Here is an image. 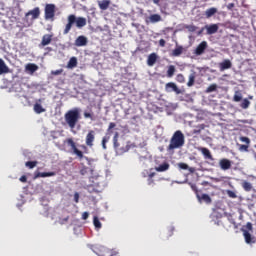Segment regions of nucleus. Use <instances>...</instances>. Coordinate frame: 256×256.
<instances>
[{"instance_id":"f257e3e1","label":"nucleus","mask_w":256,"mask_h":256,"mask_svg":"<svg viewBox=\"0 0 256 256\" xmlns=\"http://www.w3.org/2000/svg\"><path fill=\"white\" fill-rule=\"evenodd\" d=\"M95 135L96 133L94 132V130H89L86 138H85V144L81 145V149H83V151L79 150L77 148V144L75 143V141H73V138H67L64 143H67L68 147H71L72 153L78 157V159H86L88 160L89 158L86 157L83 153H89V148L91 149L93 147V143H95ZM89 147V148H87Z\"/></svg>"},{"instance_id":"f03ea898","label":"nucleus","mask_w":256,"mask_h":256,"mask_svg":"<svg viewBox=\"0 0 256 256\" xmlns=\"http://www.w3.org/2000/svg\"><path fill=\"white\" fill-rule=\"evenodd\" d=\"M185 145V135L181 130L174 132L170 139V144L167 147V151H175V149H181Z\"/></svg>"},{"instance_id":"7ed1b4c3","label":"nucleus","mask_w":256,"mask_h":256,"mask_svg":"<svg viewBox=\"0 0 256 256\" xmlns=\"http://www.w3.org/2000/svg\"><path fill=\"white\" fill-rule=\"evenodd\" d=\"M241 231L247 245H253L256 243L255 237L251 234L253 233V224L251 222L246 223V225L241 228Z\"/></svg>"},{"instance_id":"20e7f679","label":"nucleus","mask_w":256,"mask_h":256,"mask_svg":"<svg viewBox=\"0 0 256 256\" xmlns=\"http://www.w3.org/2000/svg\"><path fill=\"white\" fill-rule=\"evenodd\" d=\"M79 109L75 108L73 110H69L65 114V121L67 125L70 127V129H75V125L79 122Z\"/></svg>"},{"instance_id":"39448f33","label":"nucleus","mask_w":256,"mask_h":256,"mask_svg":"<svg viewBox=\"0 0 256 256\" xmlns=\"http://www.w3.org/2000/svg\"><path fill=\"white\" fill-rule=\"evenodd\" d=\"M233 101H234V103H239L240 101H242L240 103L241 109H249V107L251 105V101H249V99H247V98L243 99V94H241L239 91H236L234 93Z\"/></svg>"},{"instance_id":"423d86ee","label":"nucleus","mask_w":256,"mask_h":256,"mask_svg":"<svg viewBox=\"0 0 256 256\" xmlns=\"http://www.w3.org/2000/svg\"><path fill=\"white\" fill-rule=\"evenodd\" d=\"M55 4H46L44 8V17L46 21H55Z\"/></svg>"},{"instance_id":"0eeeda50","label":"nucleus","mask_w":256,"mask_h":256,"mask_svg":"<svg viewBox=\"0 0 256 256\" xmlns=\"http://www.w3.org/2000/svg\"><path fill=\"white\" fill-rule=\"evenodd\" d=\"M113 144L116 149H119V151H121V153H127V151H129V149H131V147H133V144L128 142L124 148L123 147L120 148L119 132H115L114 137H113Z\"/></svg>"},{"instance_id":"6e6552de","label":"nucleus","mask_w":256,"mask_h":256,"mask_svg":"<svg viewBox=\"0 0 256 256\" xmlns=\"http://www.w3.org/2000/svg\"><path fill=\"white\" fill-rule=\"evenodd\" d=\"M117 127V124L115 122H111L108 126L106 135L102 138V147L103 149H107V143H109V139H111V133H113V129Z\"/></svg>"},{"instance_id":"1a4fd4ad","label":"nucleus","mask_w":256,"mask_h":256,"mask_svg":"<svg viewBox=\"0 0 256 256\" xmlns=\"http://www.w3.org/2000/svg\"><path fill=\"white\" fill-rule=\"evenodd\" d=\"M67 24L63 30V35H69L71 29H73V25L75 24V14H70L67 17Z\"/></svg>"},{"instance_id":"9d476101","label":"nucleus","mask_w":256,"mask_h":256,"mask_svg":"<svg viewBox=\"0 0 256 256\" xmlns=\"http://www.w3.org/2000/svg\"><path fill=\"white\" fill-rule=\"evenodd\" d=\"M165 89L167 93H176V95H181L183 93L179 87H177V84L175 82H169L165 85Z\"/></svg>"},{"instance_id":"9b49d317","label":"nucleus","mask_w":256,"mask_h":256,"mask_svg":"<svg viewBox=\"0 0 256 256\" xmlns=\"http://www.w3.org/2000/svg\"><path fill=\"white\" fill-rule=\"evenodd\" d=\"M196 197L199 203H206V205H211V203H213L211 196H209L208 194H201L199 193V191H196Z\"/></svg>"},{"instance_id":"f8f14e48","label":"nucleus","mask_w":256,"mask_h":256,"mask_svg":"<svg viewBox=\"0 0 256 256\" xmlns=\"http://www.w3.org/2000/svg\"><path fill=\"white\" fill-rule=\"evenodd\" d=\"M218 67L219 71L221 72L227 71V69H231V67H233V63L231 62V60L225 59L218 64Z\"/></svg>"},{"instance_id":"ddd939ff","label":"nucleus","mask_w":256,"mask_h":256,"mask_svg":"<svg viewBox=\"0 0 256 256\" xmlns=\"http://www.w3.org/2000/svg\"><path fill=\"white\" fill-rule=\"evenodd\" d=\"M208 44L207 41H202L194 50L195 55H203L207 50Z\"/></svg>"},{"instance_id":"4468645a","label":"nucleus","mask_w":256,"mask_h":256,"mask_svg":"<svg viewBox=\"0 0 256 256\" xmlns=\"http://www.w3.org/2000/svg\"><path fill=\"white\" fill-rule=\"evenodd\" d=\"M51 41H53V34H45L42 37L39 47H47V45H51Z\"/></svg>"},{"instance_id":"2eb2a0df","label":"nucleus","mask_w":256,"mask_h":256,"mask_svg":"<svg viewBox=\"0 0 256 256\" xmlns=\"http://www.w3.org/2000/svg\"><path fill=\"white\" fill-rule=\"evenodd\" d=\"M231 164H232L231 160L227 158H223L219 161V165L222 171H229V169H231Z\"/></svg>"},{"instance_id":"dca6fc26","label":"nucleus","mask_w":256,"mask_h":256,"mask_svg":"<svg viewBox=\"0 0 256 256\" xmlns=\"http://www.w3.org/2000/svg\"><path fill=\"white\" fill-rule=\"evenodd\" d=\"M74 24H76V27L78 29H83V27H85V25H87V18L75 16Z\"/></svg>"},{"instance_id":"f3484780","label":"nucleus","mask_w":256,"mask_h":256,"mask_svg":"<svg viewBox=\"0 0 256 256\" xmlns=\"http://www.w3.org/2000/svg\"><path fill=\"white\" fill-rule=\"evenodd\" d=\"M205 29L207 31V35H215V33L219 31V24L206 25Z\"/></svg>"},{"instance_id":"a211bd4d","label":"nucleus","mask_w":256,"mask_h":256,"mask_svg":"<svg viewBox=\"0 0 256 256\" xmlns=\"http://www.w3.org/2000/svg\"><path fill=\"white\" fill-rule=\"evenodd\" d=\"M87 37L85 36H78L74 42L76 47H85L87 45Z\"/></svg>"},{"instance_id":"6ab92c4d","label":"nucleus","mask_w":256,"mask_h":256,"mask_svg":"<svg viewBox=\"0 0 256 256\" xmlns=\"http://www.w3.org/2000/svg\"><path fill=\"white\" fill-rule=\"evenodd\" d=\"M157 59H159V56H157L156 53H151L147 59L148 67H153V65H155V63H157Z\"/></svg>"},{"instance_id":"aec40b11","label":"nucleus","mask_w":256,"mask_h":256,"mask_svg":"<svg viewBox=\"0 0 256 256\" xmlns=\"http://www.w3.org/2000/svg\"><path fill=\"white\" fill-rule=\"evenodd\" d=\"M32 16V19H39V15H41V10L39 7L34 8L26 13V17Z\"/></svg>"},{"instance_id":"412c9836","label":"nucleus","mask_w":256,"mask_h":256,"mask_svg":"<svg viewBox=\"0 0 256 256\" xmlns=\"http://www.w3.org/2000/svg\"><path fill=\"white\" fill-rule=\"evenodd\" d=\"M198 150L202 153L205 159H210V161H213V155H211V151L208 148H198Z\"/></svg>"},{"instance_id":"4be33fe9","label":"nucleus","mask_w":256,"mask_h":256,"mask_svg":"<svg viewBox=\"0 0 256 256\" xmlns=\"http://www.w3.org/2000/svg\"><path fill=\"white\" fill-rule=\"evenodd\" d=\"M109 5H111V0L98 1V6L101 11H107V9H109Z\"/></svg>"},{"instance_id":"5701e85b","label":"nucleus","mask_w":256,"mask_h":256,"mask_svg":"<svg viewBox=\"0 0 256 256\" xmlns=\"http://www.w3.org/2000/svg\"><path fill=\"white\" fill-rule=\"evenodd\" d=\"M55 175V172H36L34 178L39 179V177H55Z\"/></svg>"},{"instance_id":"b1692460","label":"nucleus","mask_w":256,"mask_h":256,"mask_svg":"<svg viewBox=\"0 0 256 256\" xmlns=\"http://www.w3.org/2000/svg\"><path fill=\"white\" fill-rule=\"evenodd\" d=\"M5 73H9V66L0 58V75H4Z\"/></svg>"},{"instance_id":"393cba45","label":"nucleus","mask_w":256,"mask_h":256,"mask_svg":"<svg viewBox=\"0 0 256 256\" xmlns=\"http://www.w3.org/2000/svg\"><path fill=\"white\" fill-rule=\"evenodd\" d=\"M217 13V8L212 7L209 8L205 11V17L206 19H211V17H213V15H215Z\"/></svg>"},{"instance_id":"a878e982","label":"nucleus","mask_w":256,"mask_h":256,"mask_svg":"<svg viewBox=\"0 0 256 256\" xmlns=\"http://www.w3.org/2000/svg\"><path fill=\"white\" fill-rule=\"evenodd\" d=\"M77 67V57H71L67 63V69H75Z\"/></svg>"},{"instance_id":"bb28decb","label":"nucleus","mask_w":256,"mask_h":256,"mask_svg":"<svg viewBox=\"0 0 256 256\" xmlns=\"http://www.w3.org/2000/svg\"><path fill=\"white\" fill-rule=\"evenodd\" d=\"M26 71H29V73H35V71L39 70V66L37 64L29 63L25 67Z\"/></svg>"},{"instance_id":"cd10ccee","label":"nucleus","mask_w":256,"mask_h":256,"mask_svg":"<svg viewBox=\"0 0 256 256\" xmlns=\"http://www.w3.org/2000/svg\"><path fill=\"white\" fill-rule=\"evenodd\" d=\"M169 167V163L165 162L156 167V171H158V173H163L164 171H168Z\"/></svg>"},{"instance_id":"c85d7f7f","label":"nucleus","mask_w":256,"mask_h":256,"mask_svg":"<svg viewBox=\"0 0 256 256\" xmlns=\"http://www.w3.org/2000/svg\"><path fill=\"white\" fill-rule=\"evenodd\" d=\"M183 54V46H176L172 51V57H179Z\"/></svg>"},{"instance_id":"c756f323","label":"nucleus","mask_w":256,"mask_h":256,"mask_svg":"<svg viewBox=\"0 0 256 256\" xmlns=\"http://www.w3.org/2000/svg\"><path fill=\"white\" fill-rule=\"evenodd\" d=\"M34 111L37 115H41V113H45V108L39 103L34 104Z\"/></svg>"},{"instance_id":"7c9ffc66","label":"nucleus","mask_w":256,"mask_h":256,"mask_svg":"<svg viewBox=\"0 0 256 256\" xmlns=\"http://www.w3.org/2000/svg\"><path fill=\"white\" fill-rule=\"evenodd\" d=\"M241 185H242V188L244 189V191L249 192L253 189V184H251V182L243 181L241 183Z\"/></svg>"},{"instance_id":"2f4dec72","label":"nucleus","mask_w":256,"mask_h":256,"mask_svg":"<svg viewBox=\"0 0 256 256\" xmlns=\"http://www.w3.org/2000/svg\"><path fill=\"white\" fill-rule=\"evenodd\" d=\"M93 225L95 227V229L99 230L103 227V225L101 224V221L99 220V217L94 216L93 217Z\"/></svg>"},{"instance_id":"473e14b6","label":"nucleus","mask_w":256,"mask_h":256,"mask_svg":"<svg viewBox=\"0 0 256 256\" xmlns=\"http://www.w3.org/2000/svg\"><path fill=\"white\" fill-rule=\"evenodd\" d=\"M195 85V72L189 75V80L187 82V87H193Z\"/></svg>"},{"instance_id":"72a5a7b5","label":"nucleus","mask_w":256,"mask_h":256,"mask_svg":"<svg viewBox=\"0 0 256 256\" xmlns=\"http://www.w3.org/2000/svg\"><path fill=\"white\" fill-rule=\"evenodd\" d=\"M175 71H176L175 66L170 65V66L168 67V70H167V73H166L167 77H168V78L173 77V75H175Z\"/></svg>"},{"instance_id":"f704fd0d","label":"nucleus","mask_w":256,"mask_h":256,"mask_svg":"<svg viewBox=\"0 0 256 256\" xmlns=\"http://www.w3.org/2000/svg\"><path fill=\"white\" fill-rule=\"evenodd\" d=\"M150 21H151V23H159V21H161V15H159V14H152L150 16Z\"/></svg>"},{"instance_id":"c9c22d12","label":"nucleus","mask_w":256,"mask_h":256,"mask_svg":"<svg viewBox=\"0 0 256 256\" xmlns=\"http://www.w3.org/2000/svg\"><path fill=\"white\" fill-rule=\"evenodd\" d=\"M203 129H205V124H199L194 128L193 133L199 135V133H201Z\"/></svg>"},{"instance_id":"e433bc0d","label":"nucleus","mask_w":256,"mask_h":256,"mask_svg":"<svg viewBox=\"0 0 256 256\" xmlns=\"http://www.w3.org/2000/svg\"><path fill=\"white\" fill-rule=\"evenodd\" d=\"M25 166L28 167V169H35V167H37V161H28L25 163Z\"/></svg>"},{"instance_id":"4c0bfd02","label":"nucleus","mask_w":256,"mask_h":256,"mask_svg":"<svg viewBox=\"0 0 256 256\" xmlns=\"http://www.w3.org/2000/svg\"><path fill=\"white\" fill-rule=\"evenodd\" d=\"M185 29H187L190 33H195L197 31V26L191 24V25H186Z\"/></svg>"},{"instance_id":"58836bf2","label":"nucleus","mask_w":256,"mask_h":256,"mask_svg":"<svg viewBox=\"0 0 256 256\" xmlns=\"http://www.w3.org/2000/svg\"><path fill=\"white\" fill-rule=\"evenodd\" d=\"M214 91H217V84H211V85L206 89V93H213Z\"/></svg>"},{"instance_id":"ea45409f","label":"nucleus","mask_w":256,"mask_h":256,"mask_svg":"<svg viewBox=\"0 0 256 256\" xmlns=\"http://www.w3.org/2000/svg\"><path fill=\"white\" fill-rule=\"evenodd\" d=\"M239 151L247 153L249 151V145H247V144H240L239 145Z\"/></svg>"},{"instance_id":"a19ab883","label":"nucleus","mask_w":256,"mask_h":256,"mask_svg":"<svg viewBox=\"0 0 256 256\" xmlns=\"http://www.w3.org/2000/svg\"><path fill=\"white\" fill-rule=\"evenodd\" d=\"M226 194L230 199H237V194L233 190H226Z\"/></svg>"},{"instance_id":"79ce46f5","label":"nucleus","mask_w":256,"mask_h":256,"mask_svg":"<svg viewBox=\"0 0 256 256\" xmlns=\"http://www.w3.org/2000/svg\"><path fill=\"white\" fill-rule=\"evenodd\" d=\"M240 141L246 143V145H251V139H249V137L241 136Z\"/></svg>"},{"instance_id":"37998d69","label":"nucleus","mask_w":256,"mask_h":256,"mask_svg":"<svg viewBox=\"0 0 256 256\" xmlns=\"http://www.w3.org/2000/svg\"><path fill=\"white\" fill-rule=\"evenodd\" d=\"M176 81H177L178 83H185V76H184L183 74H178V75L176 76Z\"/></svg>"},{"instance_id":"c03bdc74","label":"nucleus","mask_w":256,"mask_h":256,"mask_svg":"<svg viewBox=\"0 0 256 256\" xmlns=\"http://www.w3.org/2000/svg\"><path fill=\"white\" fill-rule=\"evenodd\" d=\"M177 165H178V168L182 169L183 171H187V169H189V165H187V164H185L183 162L178 163Z\"/></svg>"},{"instance_id":"a18cd8bd","label":"nucleus","mask_w":256,"mask_h":256,"mask_svg":"<svg viewBox=\"0 0 256 256\" xmlns=\"http://www.w3.org/2000/svg\"><path fill=\"white\" fill-rule=\"evenodd\" d=\"M87 173H89V168L87 166H83L80 169V175L85 176V175H87Z\"/></svg>"},{"instance_id":"49530a36","label":"nucleus","mask_w":256,"mask_h":256,"mask_svg":"<svg viewBox=\"0 0 256 256\" xmlns=\"http://www.w3.org/2000/svg\"><path fill=\"white\" fill-rule=\"evenodd\" d=\"M85 119H91V121H94L95 118H93V114L89 112H84Z\"/></svg>"},{"instance_id":"de8ad7c7","label":"nucleus","mask_w":256,"mask_h":256,"mask_svg":"<svg viewBox=\"0 0 256 256\" xmlns=\"http://www.w3.org/2000/svg\"><path fill=\"white\" fill-rule=\"evenodd\" d=\"M61 73H63V69L51 71V75H61Z\"/></svg>"},{"instance_id":"09e8293b","label":"nucleus","mask_w":256,"mask_h":256,"mask_svg":"<svg viewBox=\"0 0 256 256\" xmlns=\"http://www.w3.org/2000/svg\"><path fill=\"white\" fill-rule=\"evenodd\" d=\"M153 175L154 174H150L149 178H148V185H153V183H155V181L153 180Z\"/></svg>"},{"instance_id":"8fccbe9b","label":"nucleus","mask_w":256,"mask_h":256,"mask_svg":"<svg viewBox=\"0 0 256 256\" xmlns=\"http://www.w3.org/2000/svg\"><path fill=\"white\" fill-rule=\"evenodd\" d=\"M225 223H227V220L226 219H221L217 222V225H222L223 227H227V226H225Z\"/></svg>"},{"instance_id":"3c124183","label":"nucleus","mask_w":256,"mask_h":256,"mask_svg":"<svg viewBox=\"0 0 256 256\" xmlns=\"http://www.w3.org/2000/svg\"><path fill=\"white\" fill-rule=\"evenodd\" d=\"M82 219H83L84 221H87V219H89V212H83V214H82Z\"/></svg>"},{"instance_id":"603ef678","label":"nucleus","mask_w":256,"mask_h":256,"mask_svg":"<svg viewBox=\"0 0 256 256\" xmlns=\"http://www.w3.org/2000/svg\"><path fill=\"white\" fill-rule=\"evenodd\" d=\"M235 7V3H229L228 5H227V10L228 11H233V8Z\"/></svg>"},{"instance_id":"864d4df0","label":"nucleus","mask_w":256,"mask_h":256,"mask_svg":"<svg viewBox=\"0 0 256 256\" xmlns=\"http://www.w3.org/2000/svg\"><path fill=\"white\" fill-rule=\"evenodd\" d=\"M19 181H21V183H27V176L23 175L19 178Z\"/></svg>"},{"instance_id":"5fc2aeb1","label":"nucleus","mask_w":256,"mask_h":256,"mask_svg":"<svg viewBox=\"0 0 256 256\" xmlns=\"http://www.w3.org/2000/svg\"><path fill=\"white\" fill-rule=\"evenodd\" d=\"M166 41H165V39H160L159 40V45L161 46V47H165V45H166Z\"/></svg>"},{"instance_id":"6e6d98bb","label":"nucleus","mask_w":256,"mask_h":256,"mask_svg":"<svg viewBox=\"0 0 256 256\" xmlns=\"http://www.w3.org/2000/svg\"><path fill=\"white\" fill-rule=\"evenodd\" d=\"M74 201H75V203H79V193H75L74 194Z\"/></svg>"},{"instance_id":"4d7b16f0","label":"nucleus","mask_w":256,"mask_h":256,"mask_svg":"<svg viewBox=\"0 0 256 256\" xmlns=\"http://www.w3.org/2000/svg\"><path fill=\"white\" fill-rule=\"evenodd\" d=\"M173 231H175V228H173V227H168V233H173Z\"/></svg>"},{"instance_id":"13d9d810","label":"nucleus","mask_w":256,"mask_h":256,"mask_svg":"<svg viewBox=\"0 0 256 256\" xmlns=\"http://www.w3.org/2000/svg\"><path fill=\"white\" fill-rule=\"evenodd\" d=\"M67 221H69V217L62 219V223H67Z\"/></svg>"},{"instance_id":"bf43d9fd","label":"nucleus","mask_w":256,"mask_h":256,"mask_svg":"<svg viewBox=\"0 0 256 256\" xmlns=\"http://www.w3.org/2000/svg\"><path fill=\"white\" fill-rule=\"evenodd\" d=\"M228 220L230 221V223H232V225H236L235 220L233 218L228 219Z\"/></svg>"},{"instance_id":"052dcab7","label":"nucleus","mask_w":256,"mask_h":256,"mask_svg":"<svg viewBox=\"0 0 256 256\" xmlns=\"http://www.w3.org/2000/svg\"><path fill=\"white\" fill-rule=\"evenodd\" d=\"M161 0H153V3H155V5H159V2H160Z\"/></svg>"},{"instance_id":"680f3d73","label":"nucleus","mask_w":256,"mask_h":256,"mask_svg":"<svg viewBox=\"0 0 256 256\" xmlns=\"http://www.w3.org/2000/svg\"><path fill=\"white\" fill-rule=\"evenodd\" d=\"M192 189H193V191H195V193H197V191H199V190H197V186H192Z\"/></svg>"},{"instance_id":"e2e57ef3","label":"nucleus","mask_w":256,"mask_h":256,"mask_svg":"<svg viewBox=\"0 0 256 256\" xmlns=\"http://www.w3.org/2000/svg\"><path fill=\"white\" fill-rule=\"evenodd\" d=\"M46 50H47V51H53V48L47 47Z\"/></svg>"},{"instance_id":"0e129e2a","label":"nucleus","mask_w":256,"mask_h":256,"mask_svg":"<svg viewBox=\"0 0 256 256\" xmlns=\"http://www.w3.org/2000/svg\"><path fill=\"white\" fill-rule=\"evenodd\" d=\"M203 33V29L199 32V35H201Z\"/></svg>"},{"instance_id":"69168bd1","label":"nucleus","mask_w":256,"mask_h":256,"mask_svg":"<svg viewBox=\"0 0 256 256\" xmlns=\"http://www.w3.org/2000/svg\"><path fill=\"white\" fill-rule=\"evenodd\" d=\"M248 99H253V96H248Z\"/></svg>"},{"instance_id":"338daca9","label":"nucleus","mask_w":256,"mask_h":256,"mask_svg":"<svg viewBox=\"0 0 256 256\" xmlns=\"http://www.w3.org/2000/svg\"><path fill=\"white\" fill-rule=\"evenodd\" d=\"M189 171L193 172V168H189Z\"/></svg>"}]
</instances>
